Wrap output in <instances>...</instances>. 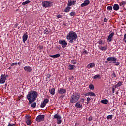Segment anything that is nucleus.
<instances>
[{
  "mask_svg": "<svg viewBox=\"0 0 126 126\" xmlns=\"http://www.w3.org/2000/svg\"><path fill=\"white\" fill-rule=\"evenodd\" d=\"M124 105H126V101L124 103Z\"/></svg>",
  "mask_w": 126,
  "mask_h": 126,
  "instance_id": "nucleus-62",
  "label": "nucleus"
},
{
  "mask_svg": "<svg viewBox=\"0 0 126 126\" xmlns=\"http://www.w3.org/2000/svg\"><path fill=\"white\" fill-rule=\"evenodd\" d=\"M53 117L54 119H57L58 125H60V124H62V120L61 119H62V116H61L60 115L58 114H56L54 115Z\"/></svg>",
  "mask_w": 126,
  "mask_h": 126,
  "instance_id": "nucleus-6",
  "label": "nucleus"
},
{
  "mask_svg": "<svg viewBox=\"0 0 126 126\" xmlns=\"http://www.w3.org/2000/svg\"><path fill=\"white\" fill-rule=\"evenodd\" d=\"M113 9L115 11H118L119 9H120V6H119V4H115L113 5Z\"/></svg>",
  "mask_w": 126,
  "mask_h": 126,
  "instance_id": "nucleus-20",
  "label": "nucleus"
},
{
  "mask_svg": "<svg viewBox=\"0 0 126 126\" xmlns=\"http://www.w3.org/2000/svg\"><path fill=\"white\" fill-rule=\"evenodd\" d=\"M36 106H37V103L36 102H34L32 103L31 107H32V108H36Z\"/></svg>",
  "mask_w": 126,
  "mask_h": 126,
  "instance_id": "nucleus-32",
  "label": "nucleus"
},
{
  "mask_svg": "<svg viewBox=\"0 0 126 126\" xmlns=\"http://www.w3.org/2000/svg\"><path fill=\"white\" fill-rule=\"evenodd\" d=\"M61 54L58 53L54 55H50V57H51V58H59Z\"/></svg>",
  "mask_w": 126,
  "mask_h": 126,
  "instance_id": "nucleus-24",
  "label": "nucleus"
},
{
  "mask_svg": "<svg viewBox=\"0 0 126 126\" xmlns=\"http://www.w3.org/2000/svg\"><path fill=\"white\" fill-rule=\"evenodd\" d=\"M74 67H75V66L73 65H69L68 69H69V70H73Z\"/></svg>",
  "mask_w": 126,
  "mask_h": 126,
  "instance_id": "nucleus-27",
  "label": "nucleus"
},
{
  "mask_svg": "<svg viewBox=\"0 0 126 126\" xmlns=\"http://www.w3.org/2000/svg\"><path fill=\"white\" fill-rule=\"evenodd\" d=\"M18 23H16V24H15L16 27H17V26H18Z\"/></svg>",
  "mask_w": 126,
  "mask_h": 126,
  "instance_id": "nucleus-58",
  "label": "nucleus"
},
{
  "mask_svg": "<svg viewBox=\"0 0 126 126\" xmlns=\"http://www.w3.org/2000/svg\"><path fill=\"white\" fill-rule=\"evenodd\" d=\"M66 39L69 43H74L77 39V34L74 31H70L66 36Z\"/></svg>",
  "mask_w": 126,
  "mask_h": 126,
  "instance_id": "nucleus-2",
  "label": "nucleus"
},
{
  "mask_svg": "<svg viewBox=\"0 0 126 126\" xmlns=\"http://www.w3.org/2000/svg\"><path fill=\"white\" fill-rule=\"evenodd\" d=\"M114 32H112L108 36L107 39L108 43H110L112 42V38L114 36Z\"/></svg>",
  "mask_w": 126,
  "mask_h": 126,
  "instance_id": "nucleus-16",
  "label": "nucleus"
},
{
  "mask_svg": "<svg viewBox=\"0 0 126 126\" xmlns=\"http://www.w3.org/2000/svg\"><path fill=\"white\" fill-rule=\"evenodd\" d=\"M46 33H47V31H46Z\"/></svg>",
  "mask_w": 126,
  "mask_h": 126,
  "instance_id": "nucleus-63",
  "label": "nucleus"
},
{
  "mask_svg": "<svg viewBox=\"0 0 126 126\" xmlns=\"http://www.w3.org/2000/svg\"><path fill=\"white\" fill-rule=\"evenodd\" d=\"M24 69L26 72H32L33 70V69L30 66H25Z\"/></svg>",
  "mask_w": 126,
  "mask_h": 126,
  "instance_id": "nucleus-13",
  "label": "nucleus"
},
{
  "mask_svg": "<svg viewBox=\"0 0 126 126\" xmlns=\"http://www.w3.org/2000/svg\"><path fill=\"white\" fill-rule=\"evenodd\" d=\"M90 3V1L89 0H86L84 1V3L81 4V7H85V6H87Z\"/></svg>",
  "mask_w": 126,
  "mask_h": 126,
  "instance_id": "nucleus-12",
  "label": "nucleus"
},
{
  "mask_svg": "<svg viewBox=\"0 0 126 126\" xmlns=\"http://www.w3.org/2000/svg\"><path fill=\"white\" fill-rule=\"evenodd\" d=\"M115 65L116 66H118V65H120V62H118L117 61H115Z\"/></svg>",
  "mask_w": 126,
  "mask_h": 126,
  "instance_id": "nucleus-43",
  "label": "nucleus"
},
{
  "mask_svg": "<svg viewBox=\"0 0 126 126\" xmlns=\"http://www.w3.org/2000/svg\"><path fill=\"white\" fill-rule=\"evenodd\" d=\"M63 25H64V26H66V24L64 23L63 24Z\"/></svg>",
  "mask_w": 126,
  "mask_h": 126,
  "instance_id": "nucleus-60",
  "label": "nucleus"
},
{
  "mask_svg": "<svg viewBox=\"0 0 126 126\" xmlns=\"http://www.w3.org/2000/svg\"><path fill=\"white\" fill-rule=\"evenodd\" d=\"M83 55H88V52H87V51H86V50H84L83 52Z\"/></svg>",
  "mask_w": 126,
  "mask_h": 126,
  "instance_id": "nucleus-41",
  "label": "nucleus"
},
{
  "mask_svg": "<svg viewBox=\"0 0 126 126\" xmlns=\"http://www.w3.org/2000/svg\"><path fill=\"white\" fill-rule=\"evenodd\" d=\"M116 94H117V95H118V94H119V92H118V91L116 92Z\"/></svg>",
  "mask_w": 126,
  "mask_h": 126,
  "instance_id": "nucleus-59",
  "label": "nucleus"
},
{
  "mask_svg": "<svg viewBox=\"0 0 126 126\" xmlns=\"http://www.w3.org/2000/svg\"><path fill=\"white\" fill-rule=\"evenodd\" d=\"M76 15V13H75V12L72 11L71 13H70V16H75Z\"/></svg>",
  "mask_w": 126,
  "mask_h": 126,
  "instance_id": "nucleus-34",
  "label": "nucleus"
},
{
  "mask_svg": "<svg viewBox=\"0 0 126 126\" xmlns=\"http://www.w3.org/2000/svg\"><path fill=\"white\" fill-rule=\"evenodd\" d=\"M90 100H91V99H90V97H87V102H86V103L87 104V105H88V104H89V102H90Z\"/></svg>",
  "mask_w": 126,
  "mask_h": 126,
  "instance_id": "nucleus-39",
  "label": "nucleus"
},
{
  "mask_svg": "<svg viewBox=\"0 0 126 126\" xmlns=\"http://www.w3.org/2000/svg\"><path fill=\"white\" fill-rule=\"evenodd\" d=\"M49 103V99L48 98L44 99L43 102L40 105V108H45L46 105Z\"/></svg>",
  "mask_w": 126,
  "mask_h": 126,
  "instance_id": "nucleus-10",
  "label": "nucleus"
},
{
  "mask_svg": "<svg viewBox=\"0 0 126 126\" xmlns=\"http://www.w3.org/2000/svg\"><path fill=\"white\" fill-rule=\"evenodd\" d=\"M76 3V0L71 1H68V6H71L72 5H75Z\"/></svg>",
  "mask_w": 126,
  "mask_h": 126,
  "instance_id": "nucleus-19",
  "label": "nucleus"
},
{
  "mask_svg": "<svg viewBox=\"0 0 126 126\" xmlns=\"http://www.w3.org/2000/svg\"><path fill=\"white\" fill-rule=\"evenodd\" d=\"M55 88H52L50 90V94H51V95H54L55 94Z\"/></svg>",
  "mask_w": 126,
  "mask_h": 126,
  "instance_id": "nucleus-30",
  "label": "nucleus"
},
{
  "mask_svg": "<svg viewBox=\"0 0 126 126\" xmlns=\"http://www.w3.org/2000/svg\"><path fill=\"white\" fill-rule=\"evenodd\" d=\"M89 87L91 89V90H94V89H95V87H94V85H93V84H91L89 86Z\"/></svg>",
  "mask_w": 126,
  "mask_h": 126,
  "instance_id": "nucleus-28",
  "label": "nucleus"
},
{
  "mask_svg": "<svg viewBox=\"0 0 126 126\" xmlns=\"http://www.w3.org/2000/svg\"><path fill=\"white\" fill-rule=\"evenodd\" d=\"M107 10H112L113 9V7L111 6H108L107 7Z\"/></svg>",
  "mask_w": 126,
  "mask_h": 126,
  "instance_id": "nucleus-37",
  "label": "nucleus"
},
{
  "mask_svg": "<svg viewBox=\"0 0 126 126\" xmlns=\"http://www.w3.org/2000/svg\"><path fill=\"white\" fill-rule=\"evenodd\" d=\"M75 107V108H77L78 109H81L82 108V103H81L80 101L76 102Z\"/></svg>",
  "mask_w": 126,
  "mask_h": 126,
  "instance_id": "nucleus-17",
  "label": "nucleus"
},
{
  "mask_svg": "<svg viewBox=\"0 0 126 126\" xmlns=\"http://www.w3.org/2000/svg\"><path fill=\"white\" fill-rule=\"evenodd\" d=\"M112 75H113V76H114V77H116V74H115V73H113L112 74Z\"/></svg>",
  "mask_w": 126,
  "mask_h": 126,
  "instance_id": "nucleus-55",
  "label": "nucleus"
},
{
  "mask_svg": "<svg viewBox=\"0 0 126 126\" xmlns=\"http://www.w3.org/2000/svg\"><path fill=\"white\" fill-rule=\"evenodd\" d=\"M83 95H84V96H89V92L87 93H86V94H83Z\"/></svg>",
  "mask_w": 126,
  "mask_h": 126,
  "instance_id": "nucleus-46",
  "label": "nucleus"
},
{
  "mask_svg": "<svg viewBox=\"0 0 126 126\" xmlns=\"http://www.w3.org/2000/svg\"><path fill=\"white\" fill-rule=\"evenodd\" d=\"M106 60L107 61H105V63H108V62L111 61V62H113L112 63H116V62H117V58L114 56L109 57L107 58Z\"/></svg>",
  "mask_w": 126,
  "mask_h": 126,
  "instance_id": "nucleus-8",
  "label": "nucleus"
},
{
  "mask_svg": "<svg viewBox=\"0 0 126 126\" xmlns=\"http://www.w3.org/2000/svg\"><path fill=\"white\" fill-rule=\"evenodd\" d=\"M65 96V95H64V94H63V95L60 96V98H64V96Z\"/></svg>",
  "mask_w": 126,
  "mask_h": 126,
  "instance_id": "nucleus-52",
  "label": "nucleus"
},
{
  "mask_svg": "<svg viewBox=\"0 0 126 126\" xmlns=\"http://www.w3.org/2000/svg\"><path fill=\"white\" fill-rule=\"evenodd\" d=\"M42 5L44 8H49L53 6V2L51 1H45L42 2Z\"/></svg>",
  "mask_w": 126,
  "mask_h": 126,
  "instance_id": "nucleus-4",
  "label": "nucleus"
},
{
  "mask_svg": "<svg viewBox=\"0 0 126 126\" xmlns=\"http://www.w3.org/2000/svg\"><path fill=\"white\" fill-rule=\"evenodd\" d=\"M17 64H18L19 65H20V64H21V62H18L17 63Z\"/></svg>",
  "mask_w": 126,
  "mask_h": 126,
  "instance_id": "nucleus-56",
  "label": "nucleus"
},
{
  "mask_svg": "<svg viewBox=\"0 0 126 126\" xmlns=\"http://www.w3.org/2000/svg\"><path fill=\"white\" fill-rule=\"evenodd\" d=\"M37 97L38 94H37L36 91L31 90L29 92L27 95V99H28L29 101V105L32 104V103H34V102L36 101V99H37Z\"/></svg>",
  "mask_w": 126,
  "mask_h": 126,
  "instance_id": "nucleus-1",
  "label": "nucleus"
},
{
  "mask_svg": "<svg viewBox=\"0 0 126 126\" xmlns=\"http://www.w3.org/2000/svg\"><path fill=\"white\" fill-rule=\"evenodd\" d=\"M99 48L100 49V50H101V51H106L107 50V47L106 46H99Z\"/></svg>",
  "mask_w": 126,
  "mask_h": 126,
  "instance_id": "nucleus-25",
  "label": "nucleus"
},
{
  "mask_svg": "<svg viewBox=\"0 0 126 126\" xmlns=\"http://www.w3.org/2000/svg\"><path fill=\"white\" fill-rule=\"evenodd\" d=\"M30 1L29 0H27V1H25V2H23L22 3V5L24 6V5H26V4H28V3H30Z\"/></svg>",
  "mask_w": 126,
  "mask_h": 126,
  "instance_id": "nucleus-31",
  "label": "nucleus"
},
{
  "mask_svg": "<svg viewBox=\"0 0 126 126\" xmlns=\"http://www.w3.org/2000/svg\"><path fill=\"white\" fill-rule=\"evenodd\" d=\"M112 93H115V88L114 87L112 88Z\"/></svg>",
  "mask_w": 126,
  "mask_h": 126,
  "instance_id": "nucleus-51",
  "label": "nucleus"
},
{
  "mask_svg": "<svg viewBox=\"0 0 126 126\" xmlns=\"http://www.w3.org/2000/svg\"><path fill=\"white\" fill-rule=\"evenodd\" d=\"M101 103L102 104H104L105 105H107L108 104V100L107 99H104L101 101Z\"/></svg>",
  "mask_w": 126,
  "mask_h": 126,
  "instance_id": "nucleus-29",
  "label": "nucleus"
},
{
  "mask_svg": "<svg viewBox=\"0 0 126 126\" xmlns=\"http://www.w3.org/2000/svg\"><path fill=\"white\" fill-rule=\"evenodd\" d=\"M123 84V82H121V81H119L117 84V86L118 87H119V86H122V85Z\"/></svg>",
  "mask_w": 126,
  "mask_h": 126,
  "instance_id": "nucleus-38",
  "label": "nucleus"
},
{
  "mask_svg": "<svg viewBox=\"0 0 126 126\" xmlns=\"http://www.w3.org/2000/svg\"><path fill=\"white\" fill-rule=\"evenodd\" d=\"M38 48H39L40 50H43L44 49V46L42 45H39L38 46Z\"/></svg>",
  "mask_w": 126,
  "mask_h": 126,
  "instance_id": "nucleus-45",
  "label": "nucleus"
},
{
  "mask_svg": "<svg viewBox=\"0 0 126 126\" xmlns=\"http://www.w3.org/2000/svg\"><path fill=\"white\" fill-rule=\"evenodd\" d=\"M50 77H51V75H46V79H50Z\"/></svg>",
  "mask_w": 126,
  "mask_h": 126,
  "instance_id": "nucleus-48",
  "label": "nucleus"
},
{
  "mask_svg": "<svg viewBox=\"0 0 126 126\" xmlns=\"http://www.w3.org/2000/svg\"><path fill=\"white\" fill-rule=\"evenodd\" d=\"M58 93L59 94H64V93H66V89L60 88L58 89Z\"/></svg>",
  "mask_w": 126,
  "mask_h": 126,
  "instance_id": "nucleus-11",
  "label": "nucleus"
},
{
  "mask_svg": "<svg viewBox=\"0 0 126 126\" xmlns=\"http://www.w3.org/2000/svg\"><path fill=\"white\" fill-rule=\"evenodd\" d=\"M126 4V1H122L119 3V6L122 7V8H124L125 7V5Z\"/></svg>",
  "mask_w": 126,
  "mask_h": 126,
  "instance_id": "nucleus-21",
  "label": "nucleus"
},
{
  "mask_svg": "<svg viewBox=\"0 0 126 126\" xmlns=\"http://www.w3.org/2000/svg\"><path fill=\"white\" fill-rule=\"evenodd\" d=\"M90 97H96V94L92 92H89Z\"/></svg>",
  "mask_w": 126,
  "mask_h": 126,
  "instance_id": "nucleus-22",
  "label": "nucleus"
},
{
  "mask_svg": "<svg viewBox=\"0 0 126 126\" xmlns=\"http://www.w3.org/2000/svg\"><path fill=\"white\" fill-rule=\"evenodd\" d=\"M104 22H107V21H108V19H107L106 18H105L104 19Z\"/></svg>",
  "mask_w": 126,
  "mask_h": 126,
  "instance_id": "nucleus-53",
  "label": "nucleus"
},
{
  "mask_svg": "<svg viewBox=\"0 0 126 126\" xmlns=\"http://www.w3.org/2000/svg\"><path fill=\"white\" fill-rule=\"evenodd\" d=\"M8 126H15V124H12L11 123H9Z\"/></svg>",
  "mask_w": 126,
  "mask_h": 126,
  "instance_id": "nucleus-44",
  "label": "nucleus"
},
{
  "mask_svg": "<svg viewBox=\"0 0 126 126\" xmlns=\"http://www.w3.org/2000/svg\"><path fill=\"white\" fill-rule=\"evenodd\" d=\"M71 62L73 64H76V63H77V62L75 60H72Z\"/></svg>",
  "mask_w": 126,
  "mask_h": 126,
  "instance_id": "nucleus-36",
  "label": "nucleus"
},
{
  "mask_svg": "<svg viewBox=\"0 0 126 126\" xmlns=\"http://www.w3.org/2000/svg\"><path fill=\"white\" fill-rule=\"evenodd\" d=\"M98 44L99 45H104V42H103V40L102 39H99L98 41Z\"/></svg>",
  "mask_w": 126,
  "mask_h": 126,
  "instance_id": "nucleus-35",
  "label": "nucleus"
},
{
  "mask_svg": "<svg viewBox=\"0 0 126 126\" xmlns=\"http://www.w3.org/2000/svg\"><path fill=\"white\" fill-rule=\"evenodd\" d=\"M80 101L82 103H84V99L81 98Z\"/></svg>",
  "mask_w": 126,
  "mask_h": 126,
  "instance_id": "nucleus-50",
  "label": "nucleus"
},
{
  "mask_svg": "<svg viewBox=\"0 0 126 126\" xmlns=\"http://www.w3.org/2000/svg\"><path fill=\"white\" fill-rule=\"evenodd\" d=\"M80 99V94L77 92L74 93L70 98V102L71 104H75Z\"/></svg>",
  "mask_w": 126,
  "mask_h": 126,
  "instance_id": "nucleus-3",
  "label": "nucleus"
},
{
  "mask_svg": "<svg viewBox=\"0 0 126 126\" xmlns=\"http://www.w3.org/2000/svg\"><path fill=\"white\" fill-rule=\"evenodd\" d=\"M117 87H119L118 86V85H117V84H116V85L115 86V88H117Z\"/></svg>",
  "mask_w": 126,
  "mask_h": 126,
  "instance_id": "nucleus-57",
  "label": "nucleus"
},
{
  "mask_svg": "<svg viewBox=\"0 0 126 126\" xmlns=\"http://www.w3.org/2000/svg\"><path fill=\"white\" fill-rule=\"evenodd\" d=\"M96 64L94 63H90L87 66V68L88 69H90L91 68H93V67H95Z\"/></svg>",
  "mask_w": 126,
  "mask_h": 126,
  "instance_id": "nucleus-14",
  "label": "nucleus"
},
{
  "mask_svg": "<svg viewBox=\"0 0 126 126\" xmlns=\"http://www.w3.org/2000/svg\"><path fill=\"white\" fill-rule=\"evenodd\" d=\"M94 79H98V78L101 79V75L100 74L95 75L93 77Z\"/></svg>",
  "mask_w": 126,
  "mask_h": 126,
  "instance_id": "nucleus-26",
  "label": "nucleus"
},
{
  "mask_svg": "<svg viewBox=\"0 0 126 126\" xmlns=\"http://www.w3.org/2000/svg\"><path fill=\"white\" fill-rule=\"evenodd\" d=\"M14 65H17V62H15L11 64V66H14Z\"/></svg>",
  "mask_w": 126,
  "mask_h": 126,
  "instance_id": "nucleus-42",
  "label": "nucleus"
},
{
  "mask_svg": "<svg viewBox=\"0 0 126 126\" xmlns=\"http://www.w3.org/2000/svg\"><path fill=\"white\" fill-rule=\"evenodd\" d=\"M7 77H8V75H5V74H2L0 77V84L5 83V81L7 80Z\"/></svg>",
  "mask_w": 126,
  "mask_h": 126,
  "instance_id": "nucleus-5",
  "label": "nucleus"
},
{
  "mask_svg": "<svg viewBox=\"0 0 126 126\" xmlns=\"http://www.w3.org/2000/svg\"><path fill=\"white\" fill-rule=\"evenodd\" d=\"M26 123L27 126H31V124H32V121H31V119H30L29 116L27 117L26 119Z\"/></svg>",
  "mask_w": 126,
  "mask_h": 126,
  "instance_id": "nucleus-15",
  "label": "nucleus"
},
{
  "mask_svg": "<svg viewBox=\"0 0 126 126\" xmlns=\"http://www.w3.org/2000/svg\"><path fill=\"white\" fill-rule=\"evenodd\" d=\"M70 9H71V7H67L65 9H64V12L66 13L69 12L70 11Z\"/></svg>",
  "mask_w": 126,
  "mask_h": 126,
  "instance_id": "nucleus-23",
  "label": "nucleus"
},
{
  "mask_svg": "<svg viewBox=\"0 0 126 126\" xmlns=\"http://www.w3.org/2000/svg\"><path fill=\"white\" fill-rule=\"evenodd\" d=\"M18 29H19V27L18 28Z\"/></svg>",
  "mask_w": 126,
  "mask_h": 126,
  "instance_id": "nucleus-64",
  "label": "nucleus"
},
{
  "mask_svg": "<svg viewBox=\"0 0 126 126\" xmlns=\"http://www.w3.org/2000/svg\"><path fill=\"white\" fill-rule=\"evenodd\" d=\"M22 39H23V42L24 44H25V42L27 41V39H28V35H27V34L26 33L24 34L22 37Z\"/></svg>",
  "mask_w": 126,
  "mask_h": 126,
  "instance_id": "nucleus-18",
  "label": "nucleus"
},
{
  "mask_svg": "<svg viewBox=\"0 0 126 126\" xmlns=\"http://www.w3.org/2000/svg\"><path fill=\"white\" fill-rule=\"evenodd\" d=\"M107 120H112L113 119V115H109L106 117Z\"/></svg>",
  "mask_w": 126,
  "mask_h": 126,
  "instance_id": "nucleus-33",
  "label": "nucleus"
},
{
  "mask_svg": "<svg viewBox=\"0 0 126 126\" xmlns=\"http://www.w3.org/2000/svg\"><path fill=\"white\" fill-rule=\"evenodd\" d=\"M123 41L125 43H126V33L124 35Z\"/></svg>",
  "mask_w": 126,
  "mask_h": 126,
  "instance_id": "nucleus-40",
  "label": "nucleus"
},
{
  "mask_svg": "<svg viewBox=\"0 0 126 126\" xmlns=\"http://www.w3.org/2000/svg\"><path fill=\"white\" fill-rule=\"evenodd\" d=\"M59 44L62 45V48H65L67 46V42L65 40H59Z\"/></svg>",
  "mask_w": 126,
  "mask_h": 126,
  "instance_id": "nucleus-9",
  "label": "nucleus"
},
{
  "mask_svg": "<svg viewBox=\"0 0 126 126\" xmlns=\"http://www.w3.org/2000/svg\"><path fill=\"white\" fill-rule=\"evenodd\" d=\"M93 120V118L91 116H90L89 117V118L88 119V120L89 121V122H91V121H92Z\"/></svg>",
  "mask_w": 126,
  "mask_h": 126,
  "instance_id": "nucleus-47",
  "label": "nucleus"
},
{
  "mask_svg": "<svg viewBox=\"0 0 126 126\" xmlns=\"http://www.w3.org/2000/svg\"><path fill=\"white\" fill-rule=\"evenodd\" d=\"M44 120H45V115H39L35 119L38 123H40V122H42L44 121Z\"/></svg>",
  "mask_w": 126,
  "mask_h": 126,
  "instance_id": "nucleus-7",
  "label": "nucleus"
},
{
  "mask_svg": "<svg viewBox=\"0 0 126 126\" xmlns=\"http://www.w3.org/2000/svg\"><path fill=\"white\" fill-rule=\"evenodd\" d=\"M73 78H74L73 77V76H72V77H71L69 78V80H73Z\"/></svg>",
  "mask_w": 126,
  "mask_h": 126,
  "instance_id": "nucleus-54",
  "label": "nucleus"
},
{
  "mask_svg": "<svg viewBox=\"0 0 126 126\" xmlns=\"http://www.w3.org/2000/svg\"><path fill=\"white\" fill-rule=\"evenodd\" d=\"M57 18H62V15L60 14L57 15Z\"/></svg>",
  "mask_w": 126,
  "mask_h": 126,
  "instance_id": "nucleus-49",
  "label": "nucleus"
},
{
  "mask_svg": "<svg viewBox=\"0 0 126 126\" xmlns=\"http://www.w3.org/2000/svg\"><path fill=\"white\" fill-rule=\"evenodd\" d=\"M9 69H11V67H9Z\"/></svg>",
  "mask_w": 126,
  "mask_h": 126,
  "instance_id": "nucleus-61",
  "label": "nucleus"
}]
</instances>
